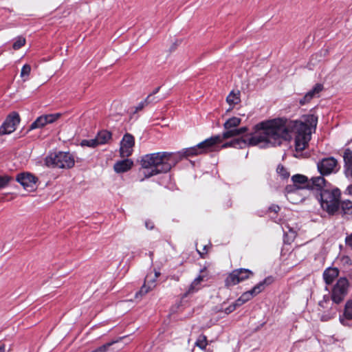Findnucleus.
Returning a JSON list of instances; mask_svg holds the SVG:
<instances>
[{"label": "nucleus", "mask_w": 352, "mask_h": 352, "mask_svg": "<svg viewBox=\"0 0 352 352\" xmlns=\"http://www.w3.org/2000/svg\"><path fill=\"white\" fill-rule=\"evenodd\" d=\"M346 244L349 246L352 250V234H350L346 238Z\"/></svg>", "instance_id": "obj_39"}, {"label": "nucleus", "mask_w": 352, "mask_h": 352, "mask_svg": "<svg viewBox=\"0 0 352 352\" xmlns=\"http://www.w3.org/2000/svg\"><path fill=\"white\" fill-rule=\"evenodd\" d=\"M303 121L289 120L285 118H276L257 124L254 132L250 135L240 137L248 131L246 126L225 129L221 135L222 141L232 138L222 145V148L233 147L243 148L248 146H258L266 148L280 144L281 140H286L292 132L296 133V151H302L311 140L312 129L316 127L318 118L314 115H307Z\"/></svg>", "instance_id": "obj_1"}, {"label": "nucleus", "mask_w": 352, "mask_h": 352, "mask_svg": "<svg viewBox=\"0 0 352 352\" xmlns=\"http://www.w3.org/2000/svg\"><path fill=\"white\" fill-rule=\"evenodd\" d=\"M346 191L348 194L352 197V184L348 186Z\"/></svg>", "instance_id": "obj_42"}, {"label": "nucleus", "mask_w": 352, "mask_h": 352, "mask_svg": "<svg viewBox=\"0 0 352 352\" xmlns=\"http://www.w3.org/2000/svg\"><path fill=\"white\" fill-rule=\"evenodd\" d=\"M349 281L346 278H340L333 287L331 292V299L336 304L340 303L348 293Z\"/></svg>", "instance_id": "obj_8"}, {"label": "nucleus", "mask_w": 352, "mask_h": 352, "mask_svg": "<svg viewBox=\"0 0 352 352\" xmlns=\"http://www.w3.org/2000/svg\"><path fill=\"white\" fill-rule=\"evenodd\" d=\"M145 224H146V227L149 230H152L154 227L153 223L150 221H146Z\"/></svg>", "instance_id": "obj_40"}, {"label": "nucleus", "mask_w": 352, "mask_h": 352, "mask_svg": "<svg viewBox=\"0 0 352 352\" xmlns=\"http://www.w3.org/2000/svg\"><path fill=\"white\" fill-rule=\"evenodd\" d=\"M341 192L338 188L323 189L320 192V206L329 214H334L340 210Z\"/></svg>", "instance_id": "obj_3"}, {"label": "nucleus", "mask_w": 352, "mask_h": 352, "mask_svg": "<svg viewBox=\"0 0 352 352\" xmlns=\"http://www.w3.org/2000/svg\"><path fill=\"white\" fill-rule=\"evenodd\" d=\"M343 158L344 162V173L346 177L352 176V151L345 149Z\"/></svg>", "instance_id": "obj_16"}, {"label": "nucleus", "mask_w": 352, "mask_h": 352, "mask_svg": "<svg viewBox=\"0 0 352 352\" xmlns=\"http://www.w3.org/2000/svg\"><path fill=\"white\" fill-rule=\"evenodd\" d=\"M292 180L294 185L287 186L285 192L287 199L292 202H294L296 201L294 199V196L298 195L299 191L303 189V187L300 186V185L305 184L307 182V178L305 175L297 174L292 176Z\"/></svg>", "instance_id": "obj_5"}, {"label": "nucleus", "mask_w": 352, "mask_h": 352, "mask_svg": "<svg viewBox=\"0 0 352 352\" xmlns=\"http://www.w3.org/2000/svg\"><path fill=\"white\" fill-rule=\"evenodd\" d=\"M173 155H175L173 159H175V164L177 160H180L182 157L195 156L201 154L196 145L192 147L184 148L182 151L178 152L177 153H173Z\"/></svg>", "instance_id": "obj_15"}, {"label": "nucleus", "mask_w": 352, "mask_h": 352, "mask_svg": "<svg viewBox=\"0 0 352 352\" xmlns=\"http://www.w3.org/2000/svg\"><path fill=\"white\" fill-rule=\"evenodd\" d=\"M135 139L129 133H126L120 142V154L122 157H128L133 153Z\"/></svg>", "instance_id": "obj_11"}, {"label": "nucleus", "mask_w": 352, "mask_h": 352, "mask_svg": "<svg viewBox=\"0 0 352 352\" xmlns=\"http://www.w3.org/2000/svg\"><path fill=\"white\" fill-rule=\"evenodd\" d=\"M0 352H5V346L3 345L0 346Z\"/></svg>", "instance_id": "obj_45"}, {"label": "nucleus", "mask_w": 352, "mask_h": 352, "mask_svg": "<svg viewBox=\"0 0 352 352\" xmlns=\"http://www.w3.org/2000/svg\"><path fill=\"white\" fill-rule=\"evenodd\" d=\"M241 119L237 117H232L228 119L224 124V129L237 128L241 124Z\"/></svg>", "instance_id": "obj_25"}, {"label": "nucleus", "mask_w": 352, "mask_h": 352, "mask_svg": "<svg viewBox=\"0 0 352 352\" xmlns=\"http://www.w3.org/2000/svg\"><path fill=\"white\" fill-rule=\"evenodd\" d=\"M25 44V38L22 36H18L13 43L12 47L17 50Z\"/></svg>", "instance_id": "obj_31"}, {"label": "nucleus", "mask_w": 352, "mask_h": 352, "mask_svg": "<svg viewBox=\"0 0 352 352\" xmlns=\"http://www.w3.org/2000/svg\"><path fill=\"white\" fill-rule=\"evenodd\" d=\"M174 157L173 153L167 152H157L142 156L138 172L140 182L168 172L175 165Z\"/></svg>", "instance_id": "obj_2"}, {"label": "nucleus", "mask_w": 352, "mask_h": 352, "mask_svg": "<svg viewBox=\"0 0 352 352\" xmlns=\"http://www.w3.org/2000/svg\"><path fill=\"white\" fill-rule=\"evenodd\" d=\"M31 72V67L28 64H25L23 66L21 71V77L23 79V81H25L28 79Z\"/></svg>", "instance_id": "obj_29"}, {"label": "nucleus", "mask_w": 352, "mask_h": 352, "mask_svg": "<svg viewBox=\"0 0 352 352\" xmlns=\"http://www.w3.org/2000/svg\"><path fill=\"white\" fill-rule=\"evenodd\" d=\"M320 306H322V307H323V306H324V305H323V302H320Z\"/></svg>", "instance_id": "obj_46"}, {"label": "nucleus", "mask_w": 352, "mask_h": 352, "mask_svg": "<svg viewBox=\"0 0 352 352\" xmlns=\"http://www.w3.org/2000/svg\"><path fill=\"white\" fill-rule=\"evenodd\" d=\"M204 276L201 275H199L196 278H195L189 286L186 292V294H193L199 291L201 287V283L204 280Z\"/></svg>", "instance_id": "obj_21"}, {"label": "nucleus", "mask_w": 352, "mask_h": 352, "mask_svg": "<svg viewBox=\"0 0 352 352\" xmlns=\"http://www.w3.org/2000/svg\"><path fill=\"white\" fill-rule=\"evenodd\" d=\"M279 209L280 208L278 206H273L270 208V210L275 212H277L279 210Z\"/></svg>", "instance_id": "obj_41"}, {"label": "nucleus", "mask_w": 352, "mask_h": 352, "mask_svg": "<svg viewBox=\"0 0 352 352\" xmlns=\"http://www.w3.org/2000/svg\"><path fill=\"white\" fill-rule=\"evenodd\" d=\"M254 296L252 290L244 292L236 300V305L241 306L245 302L252 299Z\"/></svg>", "instance_id": "obj_24"}, {"label": "nucleus", "mask_w": 352, "mask_h": 352, "mask_svg": "<svg viewBox=\"0 0 352 352\" xmlns=\"http://www.w3.org/2000/svg\"><path fill=\"white\" fill-rule=\"evenodd\" d=\"M323 89V85L320 83H317L314 85L313 89L307 92V94L312 98L318 97L320 93Z\"/></svg>", "instance_id": "obj_28"}, {"label": "nucleus", "mask_w": 352, "mask_h": 352, "mask_svg": "<svg viewBox=\"0 0 352 352\" xmlns=\"http://www.w3.org/2000/svg\"><path fill=\"white\" fill-rule=\"evenodd\" d=\"M160 275V272H155V278L153 280L152 282H154L155 281V279L157 278Z\"/></svg>", "instance_id": "obj_43"}, {"label": "nucleus", "mask_w": 352, "mask_h": 352, "mask_svg": "<svg viewBox=\"0 0 352 352\" xmlns=\"http://www.w3.org/2000/svg\"><path fill=\"white\" fill-rule=\"evenodd\" d=\"M344 318L340 317V321L342 324H345L344 318L347 320L352 319V300H348L345 305L344 311Z\"/></svg>", "instance_id": "obj_22"}, {"label": "nucleus", "mask_w": 352, "mask_h": 352, "mask_svg": "<svg viewBox=\"0 0 352 352\" xmlns=\"http://www.w3.org/2000/svg\"><path fill=\"white\" fill-rule=\"evenodd\" d=\"M19 122L20 118L19 114L14 112L11 113L0 126V135H7L14 132Z\"/></svg>", "instance_id": "obj_9"}, {"label": "nucleus", "mask_w": 352, "mask_h": 352, "mask_svg": "<svg viewBox=\"0 0 352 352\" xmlns=\"http://www.w3.org/2000/svg\"><path fill=\"white\" fill-rule=\"evenodd\" d=\"M133 165V162L130 159H125L117 162L114 166V170L118 173H122L129 170Z\"/></svg>", "instance_id": "obj_17"}, {"label": "nucleus", "mask_w": 352, "mask_h": 352, "mask_svg": "<svg viewBox=\"0 0 352 352\" xmlns=\"http://www.w3.org/2000/svg\"><path fill=\"white\" fill-rule=\"evenodd\" d=\"M339 271L337 268H327L323 273V278L327 285L331 284L338 276Z\"/></svg>", "instance_id": "obj_18"}, {"label": "nucleus", "mask_w": 352, "mask_h": 352, "mask_svg": "<svg viewBox=\"0 0 352 352\" xmlns=\"http://www.w3.org/2000/svg\"><path fill=\"white\" fill-rule=\"evenodd\" d=\"M114 342H109V343H107L98 348H97L96 349H95L94 351H93L92 352H107L109 349V348L113 344Z\"/></svg>", "instance_id": "obj_35"}, {"label": "nucleus", "mask_w": 352, "mask_h": 352, "mask_svg": "<svg viewBox=\"0 0 352 352\" xmlns=\"http://www.w3.org/2000/svg\"><path fill=\"white\" fill-rule=\"evenodd\" d=\"M226 102L230 106V109H228L230 111L232 109L236 104H238L241 102L240 98V91H232L229 95L226 98Z\"/></svg>", "instance_id": "obj_20"}, {"label": "nucleus", "mask_w": 352, "mask_h": 352, "mask_svg": "<svg viewBox=\"0 0 352 352\" xmlns=\"http://www.w3.org/2000/svg\"><path fill=\"white\" fill-rule=\"evenodd\" d=\"M16 180L28 191L32 192L36 188L38 179L30 173L18 174Z\"/></svg>", "instance_id": "obj_10"}, {"label": "nucleus", "mask_w": 352, "mask_h": 352, "mask_svg": "<svg viewBox=\"0 0 352 352\" xmlns=\"http://www.w3.org/2000/svg\"><path fill=\"white\" fill-rule=\"evenodd\" d=\"M274 281L272 277L269 276L265 278L263 281H261L257 285H256L251 290L254 296H256L259 293H261L264 289L265 287L272 284Z\"/></svg>", "instance_id": "obj_19"}, {"label": "nucleus", "mask_w": 352, "mask_h": 352, "mask_svg": "<svg viewBox=\"0 0 352 352\" xmlns=\"http://www.w3.org/2000/svg\"><path fill=\"white\" fill-rule=\"evenodd\" d=\"M311 180L313 186L318 189H322L326 186V180L322 175L321 176L312 177Z\"/></svg>", "instance_id": "obj_26"}, {"label": "nucleus", "mask_w": 352, "mask_h": 352, "mask_svg": "<svg viewBox=\"0 0 352 352\" xmlns=\"http://www.w3.org/2000/svg\"><path fill=\"white\" fill-rule=\"evenodd\" d=\"M60 117V113L44 115L38 117L30 126V129H35L43 127L47 124H51Z\"/></svg>", "instance_id": "obj_13"}, {"label": "nucleus", "mask_w": 352, "mask_h": 352, "mask_svg": "<svg viewBox=\"0 0 352 352\" xmlns=\"http://www.w3.org/2000/svg\"><path fill=\"white\" fill-rule=\"evenodd\" d=\"M195 345L201 350H205L208 345L207 337L204 334L200 335L197 338L195 343Z\"/></svg>", "instance_id": "obj_27"}, {"label": "nucleus", "mask_w": 352, "mask_h": 352, "mask_svg": "<svg viewBox=\"0 0 352 352\" xmlns=\"http://www.w3.org/2000/svg\"><path fill=\"white\" fill-rule=\"evenodd\" d=\"M45 164L52 168H71L75 164L73 155L68 152L50 153L45 159Z\"/></svg>", "instance_id": "obj_4"}, {"label": "nucleus", "mask_w": 352, "mask_h": 352, "mask_svg": "<svg viewBox=\"0 0 352 352\" xmlns=\"http://www.w3.org/2000/svg\"><path fill=\"white\" fill-rule=\"evenodd\" d=\"M111 138V133L108 131H100L94 139L85 140L82 142V145L89 147H95L98 145L104 144L108 142Z\"/></svg>", "instance_id": "obj_12"}, {"label": "nucleus", "mask_w": 352, "mask_h": 352, "mask_svg": "<svg viewBox=\"0 0 352 352\" xmlns=\"http://www.w3.org/2000/svg\"><path fill=\"white\" fill-rule=\"evenodd\" d=\"M155 287V284L154 283V282H152L151 284H149L148 285L144 284L140 289V290L139 291V292H138L136 294V296H138V295H145L146 294H147L149 291L152 290L154 287Z\"/></svg>", "instance_id": "obj_30"}, {"label": "nucleus", "mask_w": 352, "mask_h": 352, "mask_svg": "<svg viewBox=\"0 0 352 352\" xmlns=\"http://www.w3.org/2000/svg\"><path fill=\"white\" fill-rule=\"evenodd\" d=\"M253 275V272L250 270L245 268H239L233 270L228 276L225 280L226 287H230L248 279Z\"/></svg>", "instance_id": "obj_7"}, {"label": "nucleus", "mask_w": 352, "mask_h": 352, "mask_svg": "<svg viewBox=\"0 0 352 352\" xmlns=\"http://www.w3.org/2000/svg\"><path fill=\"white\" fill-rule=\"evenodd\" d=\"M237 307H239V306L236 305V302L235 301L234 302H233L232 304L229 305L228 307H226L224 310V312L226 314H229L232 313V311H234Z\"/></svg>", "instance_id": "obj_37"}, {"label": "nucleus", "mask_w": 352, "mask_h": 352, "mask_svg": "<svg viewBox=\"0 0 352 352\" xmlns=\"http://www.w3.org/2000/svg\"><path fill=\"white\" fill-rule=\"evenodd\" d=\"M317 168L322 176L329 175L338 171V162L333 157H325L318 162Z\"/></svg>", "instance_id": "obj_6"}, {"label": "nucleus", "mask_w": 352, "mask_h": 352, "mask_svg": "<svg viewBox=\"0 0 352 352\" xmlns=\"http://www.w3.org/2000/svg\"><path fill=\"white\" fill-rule=\"evenodd\" d=\"M160 90V87H157L153 92V94H151L153 96V94H155L156 93H157Z\"/></svg>", "instance_id": "obj_44"}, {"label": "nucleus", "mask_w": 352, "mask_h": 352, "mask_svg": "<svg viewBox=\"0 0 352 352\" xmlns=\"http://www.w3.org/2000/svg\"><path fill=\"white\" fill-rule=\"evenodd\" d=\"M152 98V95H149L147 96V98L145 99L144 101L143 102H141L138 106L136 107V110L137 111H139V110H141L144 108V107L148 104L149 102H151L153 101V100L151 99Z\"/></svg>", "instance_id": "obj_34"}, {"label": "nucleus", "mask_w": 352, "mask_h": 352, "mask_svg": "<svg viewBox=\"0 0 352 352\" xmlns=\"http://www.w3.org/2000/svg\"><path fill=\"white\" fill-rule=\"evenodd\" d=\"M339 210L344 214H352V201L350 200L340 201Z\"/></svg>", "instance_id": "obj_23"}, {"label": "nucleus", "mask_w": 352, "mask_h": 352, "mask_svg": "<svg viewBox=\"0 0 352 352\" xmlns=\"http://www.w3.org/2000/svg\"><path fill=\"white\" fill-rule=\"evenodd\" d=\"M312 100V98L307 93L301 99L299 100L300 105H305L309 103Z\"/></svg>", "instance_id": "obj_36"}, {"label": "nucleus", "mask_w": 352, "mask_h": 352, "mask_svg": "<svg viewBox=\"0 0 352 352\" xmlns=\"http://www.w3.org/2000/svg\"><path fill=\"white\" fill-rule=\"evenodd\" d=\"M221 142H222V138L220 135H218L205 140L204 141L199 143L197 146L200 154H203L211 151L212 148L214 145Z\"/></svg>", "instance_id": "obj_14"}, {"label": "nucleus", "mask_w": 352, "mask_h": 352, "mask_svg": "<svg viewBox=\"0 0 352 352\" xmlns=\"http://www.w3.org/2000/svg\"><path fill=\"white\" fill-rule=\"evenodd\" d=\"M277 173L283 177V178H288L289 176V173L287 172L286 168L282 166L278 165L277 167Z\"/></svg>", "instance_id": "obj_33"}, {"label": "nucleus", "mask_w": 352, "mask_h": 352, "mask_svg": "<svg viewBox=\"0 0 352 352\" xmlns=\"http://www.w3.org/2000/svg\"><path fill=\"white\" fill-rule=\"evenodd\" d=\"M209 246L208 245H203V250L202 251H200L199 250H197L199 254L201 255V257H204V255L206 254L208 252Z\"/></svg>", "instance_id": "obj_38"}, {"label": "nucleus", "mask_w": 352, "mask_h": 352, "mask_svg": "<svg viewBox=\"0 0 352 352\" xmlns=\"http://www.w3.org/2000/svg\"><path fill=\"white\" fill-rule=\"evenodd\" d=\"M12 178L8 175H0V190L8 186Z\"/></svg>", "instance_id": "obj_32"}]
</instances>
